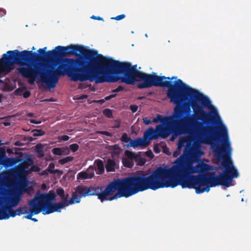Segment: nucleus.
<instances>
[{
  "label": "nucleus",
  "mask_w": 251,
  "mask_h": 251,
  "mask_svg": "<svg viewBox=\"0 0 251 251\" xmlns=\"http://www.w3.org/2000/svg\"><path fill=\"white\" fill-rule=\"evenodd\" d=\"M35 151L38 154V157H42L44 156L43 147L41 144H38L35 146Z\"/></svg>",
  "instance_id": "b1692460"
},
{
  "label": "nucleus",
  "mask_w": 251,
  "mask_h": 251,
  "mask_svg": "<svg viewBox=\"0 0 251 251\" xmlns=\"http://www.w3.org/2000/svg\"><path fill=\"white\" fill-rule=\"evenodd\" d=\"M101 133L103 135H106V136H111V134L107 131H101Z\"/></svg>",
  "instance_id": "de8ad7c7"
},
{
  "label": "nucleus",
  "mask_w": 251,
  "mask_h": 251,
  "mask_svg": "<svg viewBox=\"0 0 251 251\" xmlns=\"http://www.w3.org/2000/svg\"><path fill=\"white\" fill-rule=\"evenodd\" d=\"M28 115L29 116H30V117H32V116H33V114L32 113H29Z\"/></svg>",
  "instance_id": "69168bd1"
},
{
  "label": "nucleus",
  "mask_w": 251,
  "mask_h": 251,
  "mask_svg": "<svg viewBox=\"0 0 251 251\" xmlns=\"http://www.w3.org/2000/svg\"><path fill=\"white\" fill-rule=\"evenodd\" d=\"M122 163L123 165L127 168H131L134 165L132 160H129L126 158H123L122 159Z\"/></svg>",
  "instance_id": "5701e85b"
},
{
  "label": "nucleus",
  "mask_w": 251,
  "mask_h": 251,
  "mask_svg": "<svg viewBox=\"0 0 251 251\" xmlns=\"http://www.w3.org/2000/svg\"><path fill=\"white\" fill-rule=\"evenodd\" d=\"M181 118V112L178 107H175L172 114L170 116L163 117L162 115L157 114L156 117L153 118L152 123L160 122L161 125L166 129L172 130L173 134L178 135L177 133V126Z\"/></svg>",
  "instance_id": "0eeeda50"
},
{
  "label": "nucleus",
  "mask_w": 251,
  "mask_h": 251,
  "mask_svg": "<svg viewBox=\"0 0 251 251\" xmlns=\"http://www.w3.org/2000/svg\"><path fill=\"white\" fill-rule=\"evenodd\" d=\"M202 95L206 98L204 102L183 92L180 94L178 102L174 103L181 112V118L177 127L178 135L191 134L193 127L200 142H203L204 139L208 141L213 138V126H203L202 122H196L194 118L202 120L206 125L215 123L216 119H220L217 109L212 105L209 99L203 94Z\"/></svg>",
  "instance_id": "20e7f679"
},
{
  "label": "nucleus",
  "mask_w": 251,
  "mask_h": 251,
  "mask_svg": "<svg viewBox=\"0 0 251 251\" xmlns=\"http://www.w3.org/2000/svg\"><path fill=\"white\" fill-rule=\"evenodd\" d=\"M94 164L96 166L94 165L96 167V170H97V174L99 175L102 174L104 171L103 161L100 159H96L94 161Z\"/></svg>",
  "instance_id": "f3484780"
},
{
  "label": "nucleus",
  "mask_w": 251,
  "mask_h": 251,
  "mask_svg": "<svg viewBox=\"0 0 251 251\" xmlns=\"http://www.w3.org/2000/svg\"><path fill=\"white\" fill-rule=\"evenodd\" d=\"M138 107L136 105L132 104L130 105V109L133 113L136 112L138 110Z\"/></svg>",
  "instance_id": "58836bf2"
},
{
  "label": "nucleus",
  "mask_w": 251,
  "mask_h": 251,
  "mask_svg": "<svg viewBox=\"0 0 251 251\" xmlns=\"http://www.w3.org/2000/svg\"><path fill=\"white\" fill-rule=\"evenodd\" d=\"M95 170H96V167L94 166H90L86 171L79 172L77 175V179H86L93 178L94 176Z\"/></svg>",
  "instance_id": "9b49d317"
},
{
  "label": "nucleus",
  "mask_w": 251,
  "mask_h": 251,
  "mask_svg": "<svg viewBox=\"0 0 251 251\" xmlns=\"http://www.w3.org/2000/svg\"><path fill=\"white\" fill-rule=\"evenodd\" d=\"M143 98H144V97H139L138 98V99L139 100H142V99H143Z\"/></svg>",
  "instance_id": "0e129e2a"
},
{
  "label": "nucleus",
  "mask_w": 251,
  "mask_h": 251,
  "mask_svg": "<svg viewBox=\"0 0 251 251\" xmlns=\"http://www.w3.org/2000/svg\"><path fill=\"white\" fill-rule=\"evenodd\" d=\"M167 150H168L167 147L166 146L165 147V148L163 149V151L164 152H166V151H167Z\"/></svg>",
  "instance_id": "bf43d9fd"
},
{
  "label": "nucleus",
  "mask_w": 251,
  "mask_h": 251,
  "mask_svg": "<svg viewBox=\"0 0 251 251\" xmlns=\"http://www.w3.org/2000/svg\"><path fill=\"white\" fill-rule=\"evenodd\" d=\"M70 137L68 135H64L60 137L59 139L64 141H68Z\"/></svg>",
  "instance_id": "37998d69"
},
{
  "label": "nucleus",
  "mask_w": 251,
  "mask_h": 251,
  "mask_svg": "<svg viewBox=\"0 0 251 251\" xmlns=\"http://www.w3.org/2000/svg\"><path fill=\"white\" fill-rule=\"evenodd\" d=\"M48 171L47 169L43 171L41 173V175L42 176H47L48 175Z\"/></svg>",
  "instance_id": "864d4df0"
},
{
  "label": "nucleus",
  "mask_w": 251,
  "mask_h": 251,
  "mask_svg": "<svg viewBox=\"0 0 251 251\" xmlns=\"http://www.w3.org/2000/svg\"><path fill=\"white\" fill-rule=\"evenodd\" d=\"M79 149V146L76 143H74L69 146V149L73 152L76 151Z\"/></svg>",
  "instance_id": "473e14b6"
},
{
  "label": "nucleus",
  "mask_w": 251,
  "mask_h": 251,
  "mask_svg": "<svg viewBox=\"0 0 251 251\" xmlns=\"http://www.w3.org/2000/svg\"><path fill=\"white\" fill-rule=\"evenodd\" d=\"M121 141L124 143H126V144L131 142L132 139L129 137L126 133H124L122 135L121 138Z\"/></svg>",
  "instance_id": "393cba45"
},
{
  "label": "nucleus",
  "mask_w": 251,
  "mask_h": 251,
  "mask_svg": "<svg viewBox=\"0 0 251 251\" xmlns=\"http://www.w3.org/2000/svg\"><path fill=\"white\" fill-rule=\"evenodd\" d=\"M167 150H168L167 147L166 146L165 147V148L163 149V151L164 152H166V151H167Z\"/></svg>",
  "instance_id": "13d9d810"
},
{
  "label": "nucleus",
  "mask_w": 251,
  "mask_h": 251,
  "mask_svg": "<svg viewBox=\"0 0 251 251\" xmlns=\"http://www.w3.org/2000/svg\"><path fill=\"white\" fill-rule=\"evenodd\" d=\"M138 157H136L135 161L137 162L138 164L141 166L144 165L145 163V160L143 159L139 154H138Z\"/></svg>",
  "instance_id": "2f4dec72"
},
{
  "label": "nucleus",
  "mask_w": 251,
  "mask_h": 251,
  "mask_svg": "<svg viewBox=\"0 0 251 251\" xmlns=\"http://www.w3.org/2000/svg\"><path fill=\"white\" fill-rule=\"evenodd\" d=\"M2 95L0 94V102H1L2 101Z\"/></svg>",
  "instance_id": "680f3d73"
},
{
  "label": "nucleus",
  "mask_w": 251,
  "mask_h": 251,
  "mask_svg": "<svg viewBox=\"0 0 251 251\" xmlns=\"http://www.w3.org/2000/svg\"><path fill=\"white\" fill-rule=\"evenodd\" d=\"M115 166L116 163L113 159H108L105 164L106 171L108 172H114Z\"/></svg>",
  "instance_id": "6ab92c4d"
},
{
  "label": "nucleus",
  "mask_w": 251,
  "mask_h": 251,
  "mask_svg": "<svg viewBox=\"0 0 251 251\" xmlns=\"http://www.w3.org/2000/svg\"><path fill=\"white\" fill-rule=\"evenodd\" d=\"M55 199V193L50 191L49 193L37 194L32 199L36 202H50Z\"/></svg>",
  "instance_id": "1a4fd4ad"
},
{
  "label": "nucleus",
  "mask_w": 251,
  "mask_h": 251,
  "mask_svg": "<svg viewBox=\"0 0 251 251\" xmlns=\"http://www.w3.org/2000/svg\"><path fill=\"white\" fill-rule=\"evenodd\" d=\"M46 50L47 47L39 49L38 53L26 50L7 51L0 59V70L8 73L14 65H19L18 72L28 79L29 84H34L39 75L40 81L50 89L55 87L59 77L65 75L74 81L101 83L107 80L102 74L103 55L97 50L73 44L58 46L47 52Z\"/></svg>",
  "instance_id": "f257e3e1"
},
{
  "label": "nucleus",
  "mask_w": 251,
  "mask_h": 251,
  "mask_svg": "<svg viewBox=\"0 0 251 251\" xmlns=\"http://www.w3.org/2000/svg\"><path fill=\"white\" fill-rule=\"evenodd\" d=\"M126 17V15L125 14H121L120 15H118L117 16H116L115 17L112 18V19L115 20L116 21H119L122 19H123Z\"/></svg>",
  "instance_id": "e433bc0d"
},
{
  "label": "nucleus",
  "mask_w": 251,
  "mask_h": 251,
  "mask_svg": "<svg viewBox=\"0 0 251 251\" xmlns=\"http://www.w3.org/2000/svg\"><path fill=\"white\" fill-rule=\"evenodd\" d=\"M176 151L174 152V156H176Z\"/></svg>",
  "instance_id": "774afa93"
},
{
  "label": "nucleus",
  "mask_w": 251,
  "mask_h": 251,
  "mask_svg": "<svg viewBox=\"0 0 251 251\" xmlns=\"http://www.w3.org/2000/svg\"><path fill=\"white\" fill-rule=\"evenodd\" d=\"M43 214H49L53 212V205L51 202H36Z\"/></svg>",
  "instance_id": "ddd939ff"
},
{
  "label": "nucleus",
  "mask_w": 251,
  "mask_h": 251,
  "mask_svg": "<svg viewBox=\"0 0 251 251\" xmlns=\"http://www.w3.org/2000/svg\"><path fill=\"white\" fill-rule=\"evenodd\" d=\"M107 149L111 151V154L113 158L116 156H119L123 151V150L120 147L119 144L108 146L107 147Z\"/></svg>",
  "instance_id": "2eb2a0df"
},
{
  "label": "nucleus",
  "mask_w": 251,
  "mask_h": 251,
  "mask_svg": "<svg viewBox=\"0 0 251 251\" xmlns=\"http://www.w3.org/2000/svg\"><path fill=\"white\" fill-rule=\"evenodd\" d=\"M153 151L156 153H159L160 152V150L158 144H155L154 145Z\"/></svg>",
  "instance_id": "4c0bfd02"
},
{
  "label": "nucleus",
  "mask_w": 251,
  "mask_h": 251,
  "mask_svg": "<svg viewBox=\"0 0 251 251\" xmlns=\"http://www.w3.org/2000/svg\"><path fill=\"white\" fill-rule=\"evenodd\" d=\"M6 14V11L2 8H0V16L2 17Z\"/></svg>",
  "instance_id": "a18cd8bd"
},
{
  "label": "nucleus",
  "mask_w": 251,
  "mask_h": 251,
  "mask_svg": "<svg viewBox=\"0 0 251 251\" xmlns=\"http://www.w3.org/2000/svg\"><path fill=\"white\" fill-rule=\"evenodd\" d=\"M34 137L41 136L45 134V132L42 129H34L32 131Z\"/></svg>",
  "instance_id": "cd10ccee"
},
{
  "label": "nucleus",
  "mask_w": 251,
  "mask_h": 251,
  "mask_svg": "<svg viewBox=\"0 0 251 251\" xmlns=\"http://www.w3.org/2000/svg\"><path fill=\"white\" fill-rule=\"evenodd\" d=\"M212 139L208 141L203 140V142H200L197 138L196 129H195V134L198 142H195L193 144L187 143L184 150V154L188 158H185L182 155L177 158L175 161L174 165L169 168H163L162 167H158L153 171L151 174H149L146 172L143 171H138L141 180L145 188L155 183V181H158L162 179H165V177H168L171 175L176 173V168L178 166V163L180 159L185 161H191L192 163L197 162L200 158L204 154L200 147V143H209L215 139V134L214 132V127L212 130Z\"/></svg>",
  "instance_id": "423d86ee"
},
{
  "label": "nucleus",
  "mask_w": 251,
  "mask_h": 251,
  "mask_svg": "<svg viewBox=\"0 0 251 251\" xmlns=\"http://www.w3.org/2000/svg\"><path fill=\"white\" fill-rule=\"evenodd\" d=\"M145 153L147 157H148L151 159H152L154 157V154H153L152 151L151 150H148V151H146Z\"/></svg>",
  "instance_id": "c9c22d12"
},
{
  "label": "nucleus",
  "mask_w": 251,
  "mask_h": 251,
  "mask_svg": "<svg viewBox=\"0 0 251 251\" xmlns=\"http://www.w3.org/2000/svg\"><path fill=\"white\" fill-rule=\"evenodd\" d=\"M8 125H9V124L7 123H5V124H4V125L6 126Z\"/></svg>",
  "instance_id": "338daca9"
},
{
  "label": "nucleus",
  "mask_w": 251,
  "mask_h": 251,
  "mask_svg": "<svg viewBox=\"0 0 251 251\" xmlns=\"http://www.w3.org/2000/svg\"><path fill=\"white\" fill-rule=\"evenodd\" d=\"M102 113L103 115L107 118H111L112 117V110L109 108L104 109L102 111Z\"/></svg>",
  "instance_id": "c85d7f7f"
},
{
  "label": "nucleus",
  "mask_w": 251,
  "mask_h": 251,
  "mask_svg": "<svg viewBox=\"0 0 251 251\" xmlns=\"http://www.w3.org/2000/svg\"><path fill=\"white\" fill-rule=\"evenodd\" d=\"M87 98V95H82L78 99L79 100H83V99H85Z\"/></svg>",
  "instance_id": "6e6d98bb"
},
{
  "label": "nucleus",
  "mask_w": 251,
  "mask_h": 251,
  "mask_svg": "<svg viewBox=\"0 0 251 251\" xmlns=\"http://www.w3.org/2000/svg\"><path fill=\"white\" fill-rule=\"evenodd\" d=\"M74 159V157L69 156L59 160L58 162L61 165H64L68 162L72 161Z\"/></svg>",
  "instance_id": "a878e982"
},
{
  "label": "nucleus",
  "mask_w": 251,
  "mask_h": 251,
  "mask_svg": "<svg viewBox=\"0 0 251 251\" xmlns=\"http://www.w3.org/2000/svg\"><path fill=\"white\" fill-rule=\"evenodd\" d=\"M91 18L93 19H96L98 20H103V18L99 16L97 17L94 15H93Z\"/></svg>",
  "instance_id": "3c124183"
},
{
  "label": "nucleus",
  "mask_w": 251,
  "mask_h": 251,
  "mask_svg": "<svg viewBox=\"0 0 251 251\" xmlns=\"http://www.w3.org/2000/svg\"><path fill=\"white\" fill-rule=\"evenodd\" d=\"M171 134H173L172 130L166 129L161 125H158L156 126L155 129L152 127H150L144 133V138L147 142L152 139H157L159 137L162 139L167 138Z\"/></svg>",
  "instance_id": "6e6552de"
},
{
  "label": "nucleus",
  "mask_w": 251,
  "mask_h": 251,
  "mask_svg": "<svg viewBox=\"0 0 251 251\" xmlns=\"http://www.w3.org/2000/svg\"><path fill=\"white\" fill-rule=\"evenodd\" d=\"M124 89V87H123L121 85L119 86L117 88H116V91H117L118 92H121L123 91Z\"/></svg>",
  "instance_id": "09e8293b"
},
{
  "label": "nucleus",
  "mask_w": 251,
  "mask_h": 251,
  "mask_svg": "<svg viewBox=\"0 0 251 251\" xmlns=\"http://www.w3.org/2000/svg\"><path fill=\"white\" fill-rule=\"evenodd\" d=\"M112 93H118L117 91H116V89L112 90Z\"/></svg>",
  "instance_id": "052dcab7"
},
{
  "label": "nucleus",
  "mask_w": 251,
  "mask_h": 251,
  "mask_svg": "<svg viewBox=\"0 0 251 251\" xmlns=\"http://www.w3.org/2000/svg\"><path fill=\"white\" fill-rule=\"evenodd\" d=\"M186 141L184 139H180L179 140L177 143V150L179 151L181 148L184 146Z\"/></svg>",
  "instance_id": "7c9ffc66"
},
{
  "label": "nucleus",
  "mask_w": 251,
  "mask_h": 251,
  "mask_svg": "<svg viewBox=\"0 0 251 251\" xmlns=\"http://www.w3.org/2000/svg\"><path fill=\"white\" fill-rule=\"evenodd\" d=\"M115 123H116L114 126V127L119 128L120 127V125H121L120 121L119 120H116Z\"/></svg>",
  "instance_id": "49530a36"
},
{
  "label": "nucleus",
  "mask_w": 251,
  "mask_h": 251,
  "mask_svg": "<svg viewBox=\"0 0 251 251\" xmlns=\"http://www.w3.org/2000/svg\"><path fill=\"white\" fill-rule=\"evenodd\" d=\"M23 95L24 98H28L30 96V92L29 91H26L23 93Z\"/></svg>",
  "instance_id": "c03bdc74"
},
{
  "label": "nucleus",
  "mask_w": 251,
  "mask_h": 251,
  "mask_svg": "<svg viewBox=\"0 0 251 251\" xmlns=\"http://www.w3.org/2000/svg\"><path fill=\"white\" fill-rule=\"evenodd\" d=\"M25 89V88H22V87H20V88H18L16 91H15V92H22L23 91H24V90Z\"/></svg>",
  "instance_id": "5fc2aeb1"
},
{
  "label": "nucleus",
  "mask_w": 251,
  "mask_h": 251,
  "mask_svg": "<svg viewBox=\"0 0 251 251\" xmlns=\"http://www.w3.org/2000/svg\"><path fill=\"white\" fill-rule=\"evenodd\" d=\"M116 96H117V94H113L110 95H109L108 96L105 97V100H110L111 99L115 98L116 97Z\"/></svg>",
  "instance_id": "a19ab883"
},
{
  "label": "nucleus",
  "mask_w": 251,
  "mask_h": 251,
  "mask_svg": "<svg viewBox=\"0 0 251 251\" xmlns=\"http://www.w3.org/2000/svg\"><path fill=\"white\" fill-rule=\"evenodd\" d=\"M40 65L42 66L45 67H46L47 66L45 64H42H42H40Z\"/></svg>",
  "instance_id": "e2e57ef3"
},
{
  "label": "nucleus",
  "mask_w": 251,
  "mask_h": 251,
  "mask_svg": "<svg viewBox=\"0 0 251 251\" xmlns=\"http://www.w3.org/2000/svg\"><path fill=\"white\" fill-rule=\"evenodd\" d=\"M64 190L63 188H59L58 189H57L56 190V194H57L58 196H59L60 197H61L62 196H63L64 194Z\"/></svg>",
  "instance_id": "f704fd0d"
},
{
  "label": "nucleus",
  "mask_w": 251,
  "mask_h": 251,
  "mask_svg": "<svg viewBox=\"0 0 251 251\" xmlns=\"http://www.w3.org/2000/svg\"><path fill=\"white\" fill-rule=\"evenodd\" d=\"M220 129V136L224 140L223 146L212 144L211 147L218 159L223 158L220 166L213 167L201 160H198V164L194 166V163L191 161L180 159L176 173L165 179L155 181V183L145 188V191L156 190L165 187L175 188L180 185L182 188L194 189L199 194L208 192L210 187L219 185L229 187L233 179L237 178L239 174L231 160L225 158L223 154L226 152L225 148H228L230 146L227 130L224 125Z\"/></svg>",
  "instance_id": "f03ea898"
},
{
  "label": "nucleus",
  "mask_w": 251,
  "mask_h": 251,
  "mask_svg": "<svg viewBox=\"0 0 251 251\" xmlns=\"http://www.w3.org/2000/svg\"><path fill=\"white\" fill-rule=\"evenodd\" d=\"M3 202L2 200H0V210H3L4 211H6L8 214L9 217H14L17 215V210H14L12 209V206H3Z\"/></svg>",
  "instance_id": "dca6fc26"
},
{
  "label": "nucleus",
  "mask_w": 251,
  "mask_h": 251,
  "mask_svg": "<svg viewBox=\"0 0 251 251\" xmlns=\"http://www.w3.org/2000/svg\"><path fill=\"white\" fill-rule=\"evenodd\" d=\"M67 152H65V151H62V149L60 148H54L52 150V152L53 154L56 155H62L63 154H69L70 153L69 151L67 150Z\"/></svg>",
  "instance_id": "412c9836"
},
{
  "label": "nucleus",
  "mask_w": 251,
  "mask_h": 251,
  "mask_svg": "<svg viewBox=\"0 0 251 251\" xmlns=\"http://www.w3.org/2000/svg\"><path fill=\"white\" fill-rule=\"evenodd\" d=\"M13 158H6L2 164L4 166H8L11 165L13 163Z\"/></svg>",
  "instance_id": "72a5a7b5"
},
{
  "label": "nucleus",
  "mask_w": 251,
  "mask_h": 251,
  "mask_svg": "<svg viewBox=\"0 0 251 251\" xmlns=\"http://www.w3.org/2000/svg\"><path fill=\"white\" fill-rule=\"evenodd\" d=\"M0 200H2L3 203L4 202H6V204H3V206H12V207H13L18 205L21 201V197L20 196L15 194L10 199L7 197H4Z\"/></svg>",
  "instance_id": "f8f14e48"
},
{
  "label": "nucleus",
  "mask_w": 251,
  "mask_h": 251,
  "mask_svg": "<svg viewBox=\"0 0 251 251\" xmlns=\"http://www.w3.org/2000/svg\"><path fill=\"white\" fill-rule=\"evenodd\" d=\"M72 204L71 202H70V201L66 202H57V203H53V212H60V209L65 207L66 206H69V205Z\"/></svg>",
  "instance_id": "a211bd4d"
},
{
  "label": "nucleus",
  "mask_w": 251,
  "mask_h": 251,
  "mask_svg": "<svg viewBox=\"0 0 251 251\" xmlns=\"http://www.w3.org/2000/svg\"><path fill=\"white\" fill-rule=\"evenodd\" d=\"M106 100H105V98L104 99H101L100 100H98L96 101V102L98 103H100V104H103Z\"/></svg>",
  "instance_id": "603ef678"
},
{
  "label": "nucleus",
  "mask_w": 251,
  "mask_h": 251,
  "mask_svg": "<svg viewBox=\"0 0 251 251\" xmlns=\"http://www.w3.org/2000/svg\"><path fill=\"white\" fill-rule=\"evenodd\" d=\"M55 167V164L54 163H50L48 168L47 170L49 173H50L51 174H58L60 175H62L63 174V171L62 170H53Z\"/></svg>",
  "instance_id": "aec40b11"
},
{
  "label": "nucleus",
  "mask_w": 251,
  "mask_h": 251,
  "mask_svg": "<svg viewBox=\"0 0 251 251\" xmlns=\"http://www.w3.org/2000/svg\"><path fill=\"white\" fill-rule=\"evenodd\" d=\"M136 67H132L129 62H121L103 56L102 74L107 79L105 82H116L120 79L122 82L133 85L135 81H141L142 82L137 85L140 89L152 86L167 87V97L173 103L178 102L180 94L183 92L187 95L205 101L206 98L202 93L185 84L181 79L171 81L177 79V76H159L155 73L148 74L137 70Z\"/></svg>",
  "instance_id": "7ed1b4c3"
},
{
  "label": "nucleus",
  "mask_w": 251,
  "mask_h": 251,
  "mask_svg": "<svg viewBox=\"0 0 251 251\" xmlns=\"http://www.w3.org/2000/svg\"><path fill=\"white\" fill-rule=\"evenodd\" d=\"M30 122L32 124H39L41 123V121H37L34 119H31L30 120Z\"/></svg>",
  "instance_id": "8fccbe9b"
},
{
  "label": "nucleus",
  "mask_w": 251,
  "mask_h": 251,
  "mask_svg": "<svg viewBox=\"0 0 251 251\" xmlns=\"http://www.w3.org/2000/svg\"><path fill=\"white\" fill-rule=\"evenodd\" d=\"M31 220L34 221V222H37L38 221V220L35 218H31Z\"/></svg>",
  "instance_id": "4d7b16f0"
},
{
  "label": "nucleus",
  "mask_w": 251,
  "mask_h": 251,
  "mask_svg": "<svg viewBox=\"0 0 251 251\" xmlns=\"http://www.w3.org/2000/svg\"><path fill=\"white\" fill-rule=\"evenodd\" d=\"M9 218V216L6 211H4L3 209L0 210V220L8 219Z\"/></svg>",
  "instance_id": "c756f323"
},
{
  "label": "nucleus",
  "mask_w": 251,
  "mask_h": 251,
  "mask_svg": "<svg viewBox=\"0 0 251 251\" xmlns=\"http://www.w3.org/2000/svg\"><path fill=\"white\" fill-rule=\"evenodd\" d=\"M125 155L127 159L132 160H135L136 157H139L138 154H136L134 152L126 150L125 151Z\"/></svg>",
  "instance_id": "4be33fe9"
},
{
  "label": "nucleus",
  "mask_w": 251,
  "mask_h": 251,
  "mask_svg": "<svg viewBox=\"0 0 251 251\" xmlns=\"http://www.w3.org/2000/svg\"><path fill=\"white\" fill-rule=\"evenodd\" d=\"M17 215H21L24 214L28 213L27 207L26 206L20 207L17 209Z\"/></svg>",
  "instance_id": "bb28decb"
},
{
  "label": "nucleus",
  "mask_w": 251,
  "mask_h": 251,
  "mask_svg": "<svg viewBox=\"0 0 251 251\" xmlns=\"http://www.w3.org/2000/svg\"><path fill=\"white\" fill-rule=\"evenodd\" d=\"M69 197V194H64L63 196L60 197V198L62 200L64 201L63 202H66L69 201V200H68Z\"/></svg>",
  "instance_id": "ea45409f"
},
{
  "label": "nucleus",
  "mask_w": 251,
  "mask_h": 251,
  "mask_svg": "<svg viewBox=\"0 0 251 251\" xmlns=\"http://www.w3.org/2000/svg\"><path fill=\"white\" fill-rule=\"evenodd\" d=\"M143 123L146 125H148L152 123V121L150 120H148L146 117L143 118Z\"/></svg>",
  "instance_id": "79ce46f5"
},
{
  "label": "nucleus",
  "mask_w": 251,
  "mask_h": 251,
  "mask_svg": "<svg viewBox=\"0 0 251 251\" xmlns=\"http://www.w3.org/2000/svg\"><path fill=\"white\" fill-rule=\"evenodd\" d=\"M75 190L70 200L72 204L79 203L82 197L89 196H97L102 202L105 200L111 201L123 197L128 198L145 191L138 171L131 176L114 179L103 190L101 186L87 187L82 184L76 186Z\"/></svg>",
  "instance_id": "39448f33"
},
{
  "label": "nucleus",
  "mask_w": 251,
  "mask_h": 251,
  "mask_svg": "<svg viewBox=\"0 0 251 251\" xmlns=\"http://www.w3.org/2000/svg\"><path fill=\"white\" fill-rule=\"evenodd\" d=\"M149 144V142L145 140L144 138L143 139L141 138H138L135 140H132L131 142L126 144V146L127 147H132L134 148H135L138 147L147 146Z\"/></svg>",
  "instance_id": "4468645a"
},
{
  "label": "nucleus",
  "mask_w": 251,
  "mask_h": 251,
  "mask_svg": "<svg viewBox=\"0 0 251 251\" xmlns=\"http://www.w3.org/2000/svg\"><path fill=\"white\" fill-rule=\"evenodd\" d=\"M29 205V213L25 216V218L31 220L33 215H36L41 212V209L37 205L36 202L33 199L30 200L28 202Z\"/></svg>",
  "instance_id": "9d476101"
}]
</instances>
